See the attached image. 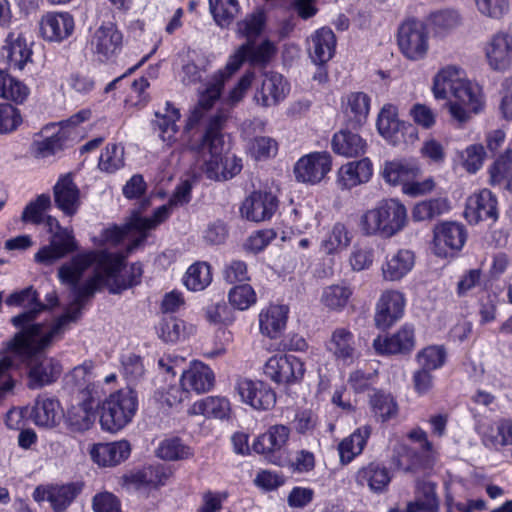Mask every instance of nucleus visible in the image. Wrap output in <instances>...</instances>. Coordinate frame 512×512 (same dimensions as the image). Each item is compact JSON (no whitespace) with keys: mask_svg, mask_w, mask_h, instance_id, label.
<instances>
[{"mask_svg":"<svg viewBox=\"0 0 512 512\" xmlns=\"http://www.w3.org/2000/svg\"><path fill=\"white\" fill-rule=\"evenodd\" d=\"M101 395L94 392H85L84 398H79V402L72 405L66 413L65 422L72 432H84L89 430L95 421L94 409L98 406Z\"/></svg>","mask_w":512,"mask_h":512,"instance_id":"2eb2a0df","label":"nucleus"},{"mask_svg":"<svg viewBox=\"0 0 512 512\" xmlns=\"http://www.w3.org/2000/svg\"><path fill=\"white\" fill-rule=\"evenodd\" d=\"M211 13L221 27L228 26L239 13L237 0H209Z\"/></svg>","mask_w":512,"mask_h":512,"instance_id":"052dcab7","label":"nucleus"},{"mask_svg":"<svg viewBox=\"0 0 512 512\" xmlns=\"http://www.w3.org/2000/svg\"><path fill=\"white\" fill-rule=\"evenodd\" d=\"M236 390L241 400L255 410L267 411L276 404L275 391L263 381L240 379L237 381Z\"/></svg>","mask_w":512,"mask_h":512,"instance_id":"ddd939ff","label":"nucleus"},{"mask_svg":"<svg viewBox=\"0 0 512 512\" xmlns=\"http://www.w3.org/2000/svg\"><path fill=\"white\" fill-rule=\"evenodd\" d=\"M228 300L235 309L244 311L256 303L257 296L252 286L242 284L229 291Z\"/></svg>","mask_w":512,"mask_h":512,"instance_id":"69168bd1","label":"nucleus"},{"mask_svg":"<svg viewBox=\"0 0 512 512\" xmlns=\"http://www.w3.org/2000/svg\"><path fill=\"white\" fill-rule=\"evenodd\" d=\"M392 479L389 469L382 463L370 462L362 466L355 475L360 486H367L372 492H384Z\"/></svg>","mask_w":512,"mask_h":512,"instance_id":"7c9ffc66","label":"nucleus"},{"mask_svg":"<svg viewBox=\"0 0 512 512\" xmlns=\"http://www.w3.org/2000/svg\"><path fill=\"white\" fill-rule=\"evenodd\" d=\"M157 455L164 460L174 461L188 459L192 457L193 452L179 438H170L161 442Z\"/></svg>","mask_w":512,"mask_h":512,"instance_id":"680f3d73","label":"nucleus"},{"mask_svg":"<svg viewBox=\"0 0 512 512\" xmlns=\"http://www.w3.org/2000/svg\"><path fill=\"white\" fill-rule=\"evenodd\" d=\"M31 416L36 425L53 427L59 419V403L51 398L38 397Z\"/></svg>","mask_w":512,"mask_h":512,"instance_id":"603ef678","label":"nucleus"},{"mask_svg":"<svg viewBox=\"0 0 512 512\" xmlns=\"http://www.w3.org/2000/svg\"><path fill=\"white\" fill-rule=\"evenodd\" d=\"M351 240L352 236L347 227L342 223H336L322 242V248L328 254L335 253L346 249Z\"/></svg>","mask_w":512,"mask_h":512,"instance_id":"bf43d9fd","label":"nucleus"},{"mask_svg":"<svg viewBox=\"0 0 512 512\" xmlns=\"http://www.w3.org/2000/svg\"><path fill=\"white\" fill-rule=\"evenodd\" d=\"M332 148L339 155L358 157L364 154L366 143L358 134L342 130L333 136Z\"/></svg>","mask_w":512,"mask_h":512,"instance_id":"a18cd8bd","label":"nucleus"},{"mask_svg":"<svg viewBox=\"0 0 512 512\" xmlns=\"http://www.w3.org/2000/svg\"><path fill=\"white\" fill-rule=\"evenodd\" d=\"M77 248V242L72 231L59 228V231L52 235L50 244L35 254V261L44 265H51L67 254L76 251Z\"/></svg>","mask_w":512,"mask_h":512,"instance_id":"aec40b11","label":"nucleus"},{"mask_svg":"<svg viewBox=\"0 0 512 512\" xmlns=\"http://www.w3.org/2000/svg\"><path fill=\"white\" fill-rule=\"evenodd\" d=\"M397 42L402 54L412 61L422 60L429 50L428 32L417 20H408L399 27Z\"/></svg>","mask_w":512,"mask_h":512,"instance_id":"6e6552de","label":"nucleus"},{"mask_svg":"<svg viewBox=\"0 0 512 512\" xmlns=\"http://www.w3.org/2000/svg\"><path fill=\"white\" fill-rule=\"evenodd\" d=\"M230 411L228 399L219 396H210L195 402L189 409L192 415L225 418Z\"/></svg>","mask_w":512,"mask_h":512,"instance_id":"8fccbe9b","label":"nucleus"},{"mask_svg":"<svg viewBox=\"0 0 512 512\" xmlns=\"http://www.w3.org/2000/svg\"><path fill=\"white\" fill-rule=\"evenodd\" d=\"M224 121L222 115L212 117L200 143L195 147L202 160V169L209 179L227 180L242 170L240 158L235 155L222 157L224 139L221 131Z\"/></svg>","mask_w":512,"mask_h":512,"instance_id":"7ed1b4c3","label":"nucleus"},{"mask_svg":"<svg viewBox=\"0 0 512 512\" xmlns=\"http://www.w3.org/2000/svg\"><path fill=\"white\" fill-rule=\"evenodd\" d=\"M50 206V196L41 194L25 207L22 212L21 220L26 223L41 224L44 221V214Z\"/></svg>","mask_w":512,"mask_h":512,"instance_id":"0e129e2a","label":"nucleus"},{"mask_svg":"<svg viewBox=\"0 0 512 512\" xmlns=\"http://www.w3.org/2000/svg\"><path fill=\"white\" fill-rule=\"evenodd\" d=\"M464 79H466V73L461 68L452 65L442 68L433 80V94L435 98H446L448 90L452 93Z\"/></svg>","mask_w":512,"mask_h":512,"instance_id":"79ce46f5","label":"nucleus"},{"mask_svg":"<svg viewBox=\"0 0 512 512\" xmlns=\"http://www.w3.org/2000/svg\"><path fill=\"white\" fill-rule=\"evenodd\" d=\"M331 165V156L327 152L304 155L294 166L295 178L298 182L317 184L330 172Z\"/></svg>","mask_w":512,"mask_h":512,"instance_id":"9b49d317","label":"nucleus"},{"mask_svg":"<svg viewBox=\"0 0 512 512\" xmlns=\"http://www.w3.org/2000/svg\"><path fill=\"white\" fill-rule=\"evenodd\" d=\"M446 356L443 346L431 345L418 352L417 361L421 368L433 371L444 365Z\"/></svg>","mask_w":512,"mask_h":512,"instance_id":"e2e57ef3","label":"nucleus"},{"mask_svg":"<svg viewBox=\"0 0 512 512\" xmlns=\"http://www.w3.org/2000/svg\"><path fill=\"white\" fill-rule=\"evenodd\" d=\"M125 257L106 251H88L75 255L69 262L61 265L58 270L59 280L71 287L73 300L53 325L60 324L64 331L69 322L76 321L85 302L94 295L103 279L98 270L112 276L121 269Z\"/></svg>","mask_w":512,"mask_h":512,"instance_id":"f257e3e1","label":"nucleus"},{"mask_svg":"<svg viewBox=\"0 0 512 512\" xmlns=\"http://www.w3.org/2000/svg\"><path fill=\"white\" fill-rule=\"evenodd\" d=\"M490 184L512 190V149L507 148L489 168Z\"/></svg>","mask_w":512,"mask_h":512,"instance_id":"de8ad7c7","label":"nucleus"},{"mask_svg":"<svg viewBox=\"0 0 512 512\" xmlns=\"http://www.w3.org/2000/svg\"><path fill=\"white\" fill-rule=\"evenodd\" d=\"M99 168L113 173L124 166V148L117 144L108 145L99 158Z\"/></svg>","mask_w":512,"mask_h":512,"instance_id":"774afa93","label":"nucleus"},{"mask_svg":"<svg viewBox=\"0 0 512 512\" xmlns=\"http://www.w3.org/2000/svg\"><path fill=\"white\" fill-rule=\"evenodd\" d=\"M464 106L468 107L474 114L481 112L484 108V96L482 88L467 78L451 93Z\"/></svg>","mask_w":512,"mask_h":512,"instance_id":"49530a36","label":"nucleus"},{"mask_svg":"<svg viewBox=\"0 0 512 512\" xmlns=\"http://www.w3.org/2000/svg\"><path fill=\"white\" fill-rule=\"evenodd\" d=\"M485 55L488 65L495 71H505L512 65V36L497 33L487 42Z\"/></svg>","mask_w":512,"mask_h":512,"instance_id":"b1692460","label":"nucleus"},{"mask_svg":"<svg viewBox=\"0 0 512 512\" xmlns=\"http://www.w3.org/2000/svg\"><path fill=\"white\" fill-rule=\"evenodd\" d=\"M372 175V164L369 159L349 162L338 172V183L343 189H351L367 182Z\"/></svg>","mask_w":512,"mask_h":512,"instance_id":"4c0bfd02","label":"nucleus"},{"mask_svg":"<svg viewBox=\"0 0 512 512\" xmlns=\"http://www.w3.org/2000/svg\"><path fill=\"white\" fill-rule=\"evenodd\" d=\"M212 281L211 267L207 262L192 264L184 277L185 286L191 291H201Z\"/></svg>","mask_w":512,"mask_h":512,"instance_id":"13d9d810","label":"nucleus"},{"mask_svg":"<svg viewBox=\"0 0 512 512\" xmlns=\"http://www.w3.org/2000/svg\"><path fill=\"white\" fill-rule=\"evenodd\" d=\"M327 350L341 361L352 362L356 355L355 338L346 327H338L332 333L326 344Z\"/></svg>","mask_w":512,"mask_h":512,"instance_id":"e433bc0d","label":"nucleus"},{"mask_svg":"<svg viewBox=\"0 0 512 512\" xmlns=\"http://www.w3.org/2000/svg\"><path fill=\"white\" fill-rule=\"evenodd\" d=\"M93 369L94 364L92 361H85L83 364L78 365L65 376V385L72 391H77L79 398H84L85 392L99 393L103 396V391L100 385L93 382Z\"/></svg>","mask_w":512,"mask_h":512,"instance_id":"2f4dec72","label":"nucleus"},{"mask_svg":"<svg viewBox=\"0 0 512 512\" xmlns=\"http://www.w3.org/2000/svg\"><path fill=\"white\" fill-rule=\"evenodd\" d=\"M351 296L350 287L336 284L323 289L320 301L330 311H341L346 307Z\"/></svg>","mask_w":512,"mask_h":512,"instance_id":"4d7b16f0","label":"nucleus"},{"mask_svg":"<svg viewBox=\"0 0 512 512\" xmlns=\"http://www.w3.org/2000/svg\"><path fill=\"white\" fill-rule=\"evenodd\" d=\"M56 206L66 215H74L80 205V191L70 175L59 178L53 189Z\"/></svg>","mask_w":512,"mask_h":512,"instance_id":"473e14b6","label":"nucleus"},{"mask_svg":"<svg viewBox=\"0 0 512 512\" xmlns=\"http://www.w3.org/2000/svg\"><path fill=\"white\" fill-rule=\"evenodd\" d=\"M486 152L481 144H472L459 152V158L468 173H476L484 163Z\"/></svg>","mask_w":512,"mask_h":512,"instance_id":"338daca9","label":"nucleus"},{"mask_svg":"<svg viewBox=\"0 0 512 512\" xmlns=\"http://www.w3.org/2000/svg\"><path fill=\"white\" fill-rule=\"evenodd\" d=\"M336 38L329 28L317 30L311 37L309 53L315 64H324L329 61L335 51Z\"/></svg>","mask_w":512,"mask_h":512,"instance_id":"58836bf2","label":"nucleus"},{"mask_svg":"<svg viewBox=\"0 0 512 512\" xmlns=\"http://www.w3.org/2000/svg\"><path fill=\"white\" fill-rule=\"evenodd\" d=\"M407 128H411V126L399 121L395 106L387 104L381 109L377 119V129L392 145H398L405 141L404 131Z\"/></svg>","mask_w":512,"mask_h":512,"instance_id":"c756f323","label":"nucleus"},{"mask_svg":"<svg viewBox=\"0 0 512 512\" xmlns=\"http://www.w3.org/2000/svg\"><path fill=\"white\" fill-rule=\"evenodd\" d=\"M63 333L59 325H32L17 332L5 343L4 353L14 355L26 364L28 369V387L38 389L55 382L62 367L58 361L46 357L43 350L52 339Z\"/></svg>","mask_w":512,"mask_h":512,"instance_id":"f03ea898","label":"nucleus"},{"mask_svg":"<svg viewBox=\"0 0 512 512\" xmlns=\"http://www.w3.org/2000/svg\"><path fill=\"white\" fill-rule=\"evenodd\" d=\"M461 21L460 13L450 8L434 11L428 17L431 30L438 36L447 35L460 26Z\"/></svg>","mask_w":512,"mask_h":512,"instance_id":"09e8293b","label":"nucleus"},{"mask_svg":"<svg viewBox=\"0 0 512 512\" xmlns=\"http://www.w3.org/2000/svg\"><path fill=\"white\" fill-rule=\"evenodd\" d=\"M288 309L284 305H272L259 315L260 331L263 335L274 339L285 328Z\"/></svg>","mask_w":512,"mask_h":512,"instance_id":"a19ab883","label":"nucleus"},{"mask_svg":"<svg viewBox=\"0 0 512 512\" xmlns=\"http://www.w3.org/2000/svg\"><path fill=\"white\" fill-rule=\"evenodd\" d=\"M81 491V485L67 483L64 485H40L33 492L36 502L48 501L54 512H64Z\"/></svg>","mask_w":512,"mask_h":512,"instance_id":"dca6fc26","label":"nucleus"},{"mask_svg":"<svg viewBox=\"0 0 512 512\" xmlns=\"http://www.w3.org/2000/svg\"><path fill=\"white\" fill-rule=\"evenodd\" d=\"M421 173L419 165L412 160H393L384 164L383 178L390 184H401L415 179Z\"/></svg>","mask_w":512,"mask_h":512,"instance_id":"ea45409f","label":"nucleus"},{"mask_svg":"<svg viewBox=\"0 0 512 512\" xmlns=\"http://www.w3.org/2000/svg\"><path fill=\"white\" fill-rule=\"evenodd\" d=\"M371 427L363 426L356 429L351 435L344 438L338 445L340 462L344 465L350 463L363 451L367 439L370 437Z\"/></svg>","mask_w":512,"mask_h":512,"instance_id":"37998d69","label":"nucleus"},{"mask_svg":"<svg viewBox=\"0 0 512 512\" xmlns=\"http://www.w3.org/2000/svg\"><path fill=\"white\" fill-rule=\"evenodd\" d=\"M157 125L160 130V137L163 142L168 145L175 141L176 133L178 132V126L176 122L180 119V112L177 108L172 106L171 103L167 102L164 108V112H156Z\"/></svg>","mask_w":512,"mask_h":512,"instance_id":"864d4df0","label":"nucleus"},{"mask_svg":"<svg viewBox=\"0 0 512 512\" xmlns=\"http://www.w3.org/2000/svg\"><path fill=\"white\" fill-rule=\"evenodd\" d=\"M370 98L363 92H353L347 96L345 114L355 125H362L368 117Z\"/></svg>","mask_w":512,"mask_h":512,"instance_id":"5fc2aeb1","label":"nucleus"},{"mask_svg":"<svg viewBox=\"0 0 512 512\" xmlns=\"http://www.w3.org/2000/svg\"><path fill=\"white\" fill-rule=\"evenodd\" d=\"M263 373L276 384L291 385L302 381L305 365L294 355H274L264 364Z\"/></svg>","mask_w":512,"mask_h":512,"instance_id":"1a4fd4ad","label":"nucleus"},{"mask_svg":"<svg viewBox=\"0 0 512 512\" xmlns=\"http://www.w3.org/2000/svg\"><path fill=\"white\" fill-rule=\"evenodd\" d=\"M167 218L168 208L166 206L158 207L152 217H141L135 212L123 227L114 226L103 230L101 244L116 246L122 241L128 240L127 253H130L146 240L149 230L155 229Z\"/></svg>","mask_w":512,"mask_h":512,"instance_id":"423d86ee","label":"nucleus"},{"mask_svg":"<svg viewBox=\"0 0 512 512\" xmlns=\"http://www.w3.org/2000/svg\"><path fill=\"white\" fill-rule=\"evenodd\" d=\"M290 91L288 81L278 72H264L255 86L253 101L261 107L269 108L280 104Z\"/></svg>","mask_w":512,"mask_h":512,"instance_id":"9d476101","label":"nucleus"},{"mask_svg":"<svg viewBox=\"0 0 512 512\" xmlns=\"http://www.w3.org/2000/svg\"><path fill=\"white\" fill-rule=\"evenodd\" d=\"M436 484L429 481L417 483L415 499L407 505V512H438L439 499L436 494Z\"/></svg>","mask_w":512,"mask_h":512,"instance_id":"c03bdc74","label":"nucleus"},{"mask_svg":"<svg viewBox=\"0 0 512 512\" xmlns=\"http://www.w3.org/2000/svg\"><path fill=\"white\" fill-rule=\"evenodd\" d=\"M74 31V19L69 13H47L40 20V34L50 42H61Z\"/></svg>","mask_w":512,"mask_h":512,"instance_id":"a878e982","label":"nucleus"},{"mask_svg":"<svg viewBox=\"0 0 512 512\" xmlns=\"http://www.w3.org/2000/svg\"><path fill=\"white\" fill-rule=\"evenodd\" d=\"M90 44L98 60L108 61L121 51L123 35L114 23H103L92 34Z\"/></svg>","mask_w":512,"mask_h":512,"instance_id":"f8f14e48","label":"nucleus"},{"mask_svg":"<svg viewBox=\"0 0 512 512\" xmlns=\"http://www.w3.org/2000/svg\"><path fill=\"white\" fill-rule=\"evenodd\" d=\"M30 94V89L22 81L0 69V98L22 104Z\"/></svg>","mask_w":512,"mask_h":512,"instance_id":"3c124183","label":"nucleus"},{"mask_svg":"<svg viewBox=\"0 0 512 512\" xmlns=\"http://www.w3.org/2000/svg\"><path fill=\"white\" fill-rule=\"evenodd\" d=\"M415 346L414 330L404 326L390 337H378L373 341V347L379 354H398L411 351Z\"/></svg>","mask_w":512,"mask_h":512,"instance_id":"72a5a7b5","label":"nucleus"},{"mask_svg":"<svg viewBox=\"0 0 512 512\" xmlns=\"http://www.w3.org/2000/svg\"><path fill=\"white\" fill-rule=\"evenodd\" d=\"M37 297V292L32 287H28L22 291L12 293L6 299V304L9 306H25L27 308V311L11 319V322L15 327L21 328L20 331H23L32 325H43L42 323H33L36 315L43 311L44 308L42 303L38 301Z\"/></svg>","mask_w":512,"mask_h":512,"instance_id":"f3484780","label":"nucleus"},{"mask_svg":"<svg viewBox=\"0 0 512 512\" xmlns=\"http://www.w3.org/2000/svg\"><path fill=\"white\" fill-rule=\"evenodd\" d=\"M279 206V200L270 191H254L242 203L240 212L249 221L261 222L271 219Z\"/></svg>","mask_w":512,"mask_h":512,"instance_id":"4468645a","label":"nucleus"},{"mask_svg":"<svg viewBox=\"0 0 512 512\" xmlns=\"http://www.w3.org/2000/svg\"><path fill=\"white\" fill-rule=\"evenodd\" d=\"M264 26V14L257 11L238 22V33L247 38L233 55L230 56L225 68L218 73H224L225 81L239 70L244 61L253 66H266L276 54L274 43L264 40L256 44L254 39L261 33Z\"/></svg>","mask_w":512,"mask_h":512,"instance_id":"20e7f679","label":"nucleus"},{"mask_svg":"<svg viewBox=\"0 0 512 512\" xmlns=\"http://www.w3.org/2000/svg\"><path fill=\"white\" fill-rule=\"evenodd\" d=\"M137 409V397L132 390H120L111 394L101 406L100 425L103 430L116 433L133 418Z\"/></svg>","mask_w":512,"mask_h":512,"instance_id":"0eeeda50","label":"nucleus"},{"mask_svg":"<svg viewBox=\"0 0 512 512\" xmlns=\"http://www.w3.org/2000/svg\"><path fill=\"white\" fill-rule=\"evenodd\" d=\"M465 240V230L462 225L457 223H442L434 229V247L439 256H447L450 251L460 250Z\"/></svg>","mask_w":512,"mask_h":512,"instance_id":"5701e85b","label":"nucleus"},{"mask_svg":"<svg viewBox=\"0 0 512 512\" xmlns=\"http://www.w3.org/2000/svg\"><path fill=\"white\" fill-rule=\"evenodd\" d=\"M407 223L405 205L395 198H389L365 211L360 217L359 227L365 236L391 238L402 231Z\"/></svg>","mask_w":512,"mask_h":512,"instance_id":"39448f33","label":"nucleus"},{"mask_svg":"<svg viewBox=\"0 0 512 512\" xmlns=\"http://www.w3.org/2000/svg\"><path fill=\"white\" fill-rule=\"evenodd\" d=\"M464 215L472 224L480 221L495 222L498 218L496 197L488 189L474 193L467 199Z\"/></svg>","mask_w":512,"mask_h":512,"instance_id":"6ab92c4d","label":"nucleus"},{"mask_svg":"<svg viewBox=\"0 0 512 512\" xmlns=\"http://www.w3.org/2000/svg\"><path fill=\"white\" fill-rule=\"evenodd\" d=\"M484 446L498 450L512 445V419L501 418L494 422L481 423L478 427Z\"/></svg>","mask_w":512,"mask_h":512,"instance_id":"cd10ccee","label":"nucleus"},{"mask_svg":"<svg viewBox=\"0 0 512 512\" xmlns=\"http://www.w3.org/2000/svg\"><path fill=\"white\" fill-rule=\"evenodd\" d=\"M415 254L410 249L401 248L386 254L381 265L383 280L396 282L407 276L415 265Z\"/></svg>","mask_w":512,"mask_h":512,"instance_id":"412c9836","label":"nucleus"},{"mask_svg":"<svg viewBox=\"0 0 512 512\" xmlns=\"http://www.w3.org/2000/svg\"><path fill=\"white\" fill-rule=\"evenodd\" d=\"M31 45L21 33L8 34L3 46V56L8 65L16 70H23L27 63L32 62Z\"/></svg>","mask_w":512,"mask_h":512,"instance_id":"c85d7f7f","label":"nucleus"},{"mask_svg":"<svg viewBox=\"0 0 512 512\" xmlns=\"http://www.w3.org/2000/svg\"><path fill=\"white\" fill-rule=\"evenodd\" d=\"M405 297L397 290L384 291L377 303L374 316L375 324L380 329L391 327L404 312Z\"/></svg>","mask_w":512,"mask_h":512,"instance_id":"a211bd4d","label":"nucleus"},{"mask_svg":"<svg viewBox=\"0 0 512 512\" xmlns=\"http://www.w3.org/2000/svg\"><path fill=\"white\" fill-rule=\"evenodd\" d=\"M225 79L224 73H217L209 83L204 92L201 93L198 105L192 110L188 117L186 128L192 129L203 118L205 111L210 109L219 98Z\"/></svg>","mask_w":512,"mask_h":512,"instance_id":"c9c22d12","label":"nucleus"},{"mask_svg":"<svg viewBox=\"0 0 512 512\" xmlns=\"http://www.w3.org/2000/svg\"><path fill=\"white\" fill-rule=\"evenodd\" d=\"M408 437L413 441L421 443L425 455L419 456L411 450H406L404 457L411 460V463L406 465L403 463V460H400L399 467L406 472H415L419 469L431 468L435 462V455L433 445L428 440L426 432L421 428H415L409 432Z\"/></svg>","mask_w":512,"mask_h":512,"instance_id":"bb28decb","label":"nucleus"},{"mask_svg":"<svg viewBox=\"0 0 512 512\" xmlns=\"http://www.w3.org/2000/svg\"><path fill=\"white\" fill-rule=\"evenodd\" d=\"M129 454L130 444L125 440L99 443L94 445L90 451L93 461L103 467L116 466L125 460Z\"/></svg>","mask_w":512,"mask_h":512,"instance_id":"f704fd0d","label":"nucleus"},{"mask_svg":"<svg viewBox=\"0 0 512 512\" xmlns=\"http://www.w3.org/2000/svg\"><path fill=\"white\" fill-rule=\"evenodd\" d=\"M370 405L377 421L387 422L398 414V405L393 396L384 392H375L370 397Z\"/></svg>","mask_w":512,"mask_h":512,"instance_id":"6e6d98bb","label":"nucleus"},{"mask_svg":"<svg viewBox=\"0 0 512 512\" xmlns=\"http://www.w3.org/2000/svg\"><path fill=\"white\" fill-rule=\"evenodd\" d=\"M290 429L282 424H276L259 435L253 442L252 449L264 455L271 462H275V453L285 447L289 440Z\"/></svg>","mask_w":512,"mask_h":512,"instance_id":"393cba45","label":"nucleus"},{"mask_svg":"<svg viewBox=\"0 0 512 512\" xmlns=\"http://www.w3.org/2000/svg\"><path fill=\"white\" fill-rule=\"evenodd\" d=\"M214 383L215 375L212 369L201 361L191 362L180 378L181 387L188 393H206L213 388Z\"/></svg>","mask_w":512,"mask_h":512,"instance_id":"4be33fe9","label":"nucleus"}]
</instances>
